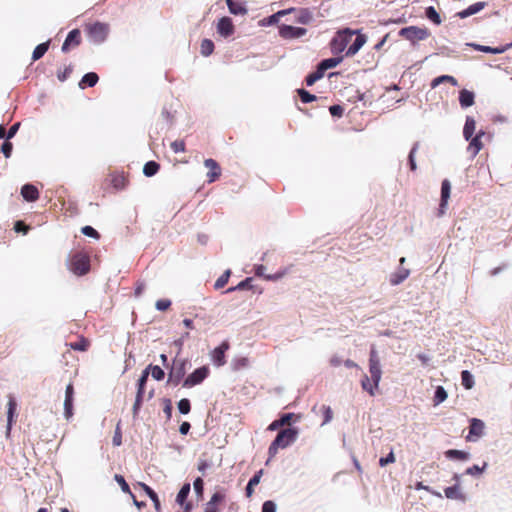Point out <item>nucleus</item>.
I'll list each match as a JSON object with an SVG mask.
<instances>
[{
  "mask_svg": "<svg viewBox=\"0 0 512 512\" xmlns=\"http://www.w3.org/2000/svg\"><path fill=\"white\" fill-rule=\"evenodd\" d=\"M112 442L114 446H120L122 444V433L119 424L116 426Z\"/></svg>",
  "mask_w": 512,
  "mask_h": 512,
  "instance_id": "obj_60",
  "label": "nucleus"
},
{
  "mask_svg": "<svg viewBox=\"0 0 512 512\" xmlns=\"http://www.w3.org/2000/svg\"><path fill=\"white\" fill-rule=\"evenodd\" d=\"M209 375V368L207 366H202L194 370L190 375H188L183 381V387L191 388L196 386L204 381Z\"/></svg>",
  "mask_w": 512,
  "mask_h": 512,
  "instance_id": "obj_8",
  "label": "nucleus"
},
{
  "mask_svg": "<svg viewBox=\"0 0 512 512\" xmlns=\"http://www.w3.org/2000/svg\"><path fill=\"white\" fill-rule=\"evenodd\" d=\"M204 165L208 169V182L213 183L218 180L221 176V167L219 164L214 159L209 158L204 161Z\"/></svg>",
  "mask_w": 512,
  "mask_h": 512,
  "instance_id": "obj_13",
  "label": "nucleus"
},
{
  "mask_svg": "<svg viewBox=\"0 0 512 512\" xmlns=\"http://www.w3.org/2000/svg\"><path fill=\"white\" fill-rule=\"evenodd\" d=\"M445 456L449 459H456V460H467L469 458V454L467 452L456 450V449H450L445 452Z\"/></svg>",
  "mask_w": 512,
  "mask_h": 512,
  "instance_id": "obj_34",
  "label": "nucleus"
},
{
  "mask_svg": "<svg viewBox=\"0 0 512 512\" xmlns=\"http://www.w3.org/2000/svg\"><path fill=\"white\" fill-rule=\"evenodd\" d=\"M72 70H73L72 66L69 65V66L65 67L63 71H58V73H57L58 80L61 82H64L70 76V74L72 73Z\"/></svg>",
  "mask_w": 512,
  "mask_h": 512,
  "instance_id": "obj_55",
  "label": "nucleus"
},
{
  "mask_svg": "<svg viewBox=\"0 0 512 512\" xmlns=\"http://www.w3.org/2000/svg\"><path fill=\"white\" fill-rule=\"evenodd\" d=\"M409 275H410V270L401 267V268L398 269V271H396V272L391 274L390 280H389L390 284L394 285V286L395 285H399L405 279H407Z\"/></svg>",
  "mask_w": 512,
  "mask_h": 512,
  "instance_id": "obj_21",
  "label": "nucleus"
},
{
  "mask_svg": "<svg viewBox=\"0 0 512 512\" xmlns=\"http://www.w3.org/2000/svg\"><path fill=\"white\" fill-rule=\"evenodd\" d=\"M475 129H476V121L474 120V118L468 116L466 118V122H465L464 129H463V135L466 140H469L470 138H472V136L475 132Z\"/></svg>",
  "mask_w": 512,
  "mask_h": 512,
  "instance_id": "obj_29",
  "label": "nucleus"
},
{
  "mask_svg": "<svg viewBox=\"0 0 512 512\" xmlns=\"http://www.w3.org/2000/svg\"><path fill=\"white\" fill-rule=\"evenodd\" d=\"M171 149L175 153L184 152L185 151V143L182 140L174 141L171 143Z\"/></svg>",
  "mask_w": 512,
  "mask_h": 512,
  "instance_id": "obj_61",
  "label": "nucleus"
},
{
  "mask_svg": "<svg viewBox=\"0 0 512 512\" xmlns=\"http://www.w3.org/2000/svg\"><path fill=\"white\" fill-rule=\"evenodd\" d=\"M21 195L26 201L34 202L39 198V191L36 186L25 184L21 188Z\"/></svg>",
  "mask_w": 512,
  "mask_h": 512,
  "instance_id": "obj_18",
  "label": "nucleus"
},
{
  "mask_svg": "<svg viewBox=\"0 0 512 512\" xmlns=\"http://www.w3.org/2000/svg\"><path fill=\"white\" fill-rule=\"evenodd\" d=\"M484 423L482 420L472 418L470 420L469 435L466 437L468 441H475L484 433Z\"/></svg>",
  "mask_w": 512,
  "mask_h": 512,
  "instance_id": "obj_11",
  "label": "nucleus"
},
{
  "mask_svg": "<svg viewBox=\"0 0 512 512\" xmlns=\"http://www.w3.org/2000/svg\"><path fill=\"white\" fill-rule=\"evenodd\" d=\"M171 301L169 299H159L155 303V307L159 311H166L170 308Z\"/></svg>",
  "mask_w": 512,
  "mask_h": 512,
  "instance_id": "obj_54",
  "label": "nucleus"
},
{
  "mask_svg": "<svg viewBox=\"0 0 512 512\" xmlns=\"http://www.w3.org/2000/svg\"><path fill=\"white\" fill-rule=\"evenodd\" d=\"M320 411L323 414L322 425H324V424L328 423L332 419L333 412H332V410H331V408L329 406H325V405H322L320 407Z\"/></svg>",
  "mask_w": 512,
  "mask_h": 512,
  "instance_id": "obj_52",
  "label": "nucleus"
},
{
  "mask_svg": "<svg viewBox=\"0 0 512 512\" xmlns=\"http://www.w3.org/2000/svg\"><path fill=\"white\" fill-rule=\"evenodd\" d=\"M461 382L465 389H472L474 386V379L472 374L468 370L461 372Z\"/></svg>",
  "mask_w": 512,
  "mask_h": 512,
  "instance_id": "obj_39",
  "label": "nucleus"
},
{
  "mask_svg": "<svg viewBox=\"0 0 512 512\" xmlns=\"http://www.w3.org/2000/svg\"><path fill=\"white\" fill-rule=\"evenodd\" d=\"M445 496L448 499H455V500H465L464 494L461 492L459 484H455L454 486L447 487L444 490Z\"/></svg>",
  "mask_w": 512,
  "mask_h": 512,
  "instance_id": "obj_26",
  "label": "nucleus"
},
{
  "mask_svg": "<svg viewBox=\"0 0 512 512\" xmlns=\"http://www.w3.org/2000/svg\"><path fill=\"white\" fill-rule=\"evenodd\" d=\"M234 25L229 17H222L217 24V32L223 37H229L234 33Z\"/></svg>",
  "mask_w": 512,
  "mask_h": 512,
  "instance_id": "obj_16",
  "label": "nucleus"
},
{
  "mask_svg": "<svg viewBox=\"0 0 512 512\" xmlns=\"http://www.w3.org/2000/svg\"><path fill=\"white\" fill-rule=\"evenodd\" d=\"M8 140L9 139H7L1 146V152L4 154L6 158H9L11 156L13 150V145Z\"/></svg>",
  "mask_w": 512,
  "mask_h": 512,
  "instance_id": "obj_57",
  "label": "nucleus"
},
{
  "mask_svg": "<svg viewBox=\"0 0 512 512\" xmlns=\"http://www.w3.org/2000/svg\"><path fill=\"white\" fill-rule=\"evenodd\" d=\"M214 51V43L210 39H204L201 42L200 52L203 56H210Z\"/></svg>",
  "mask_w": 512,
  "mask_h": 512,
  "instance_id": "obj_37",
  "label": "nucleus"
},
{
  "mask_svg": "<svg viewBox=\"0 0 512 512\" xmlns=\"http://www.w3.org/2000/svg\"><path fill=\"white\" fill-rule=\"evenodd\" d=\"M399 35L406 40L415 43L416 41L425 40L430 36L427 28H420L417 26L404 27L399 31Z\"/></svg>",
  "mask_w": 512,
  "mask_h": 512,
  "instance_id": "obj_6",
  "label": "nucleus"
},
{
  "mask_svg": "<svg viewBox=\"0 0 512 512\" xmlns=\"http://www.w3.org/2000/svg\"><path fill=\"white\" fill-rule=\"evenodd\" d=\"M485 133L483 131H479L476 136H472V138H470V143H469V146H468V150L471 152L472 156H476L480 150L483 148V144H482V141H481V137L484 135Z\"/></svg>",
  "mask_w": 512,
  "mask_h": 512,
  "instance_id": "obj_19",
  "label": "nucleus"
},
{
  "mask_svg": "<svg viewBox=\"0 0 512 512\" xmlns=\"http://www.w3.org/2000/svg\"><path fill=\"white\" fill-rule=\"evenodd\" d=\"M230 275H231V271L228 269L226 270L215 282L214 284V288L216 290L218 289H221L223 288L227 283H228V280L230 278Z\"/></svg>",
  "mask_w": 512,
  "mask_h": 512,
  "instance_id": "obj_43",
  "label": "nucleus"
},
{
  "mask_svg": "<svg viewBox=\"0 0 512 512\" xmlns=\"http://www.w3.org/2000/svg\"><path fill=\"white\" fill-rule=\"evenodd\" d=\"M307 33L305 28L294 27L291 25H281L279 27V35L284 39H295L304 36Z\"/></svg>",
  "mask_w": 512,
  "mask_h": 512,
  "instance_id": "obj_9",
  "label": "nucleus"
},
{
  "mask_svg": "<svg viewBox=\"0 0 512 512\" xmlns=\"http://www.w3.org/2000/svg\"><path fill=\"white\" fill-rule=\"evenodd\" d=\"M82 233L88 237H92L95 239H98L100 237V234L91 226H84L82 228Z\"/></svg>",
  "mask_w": 512,
  "mask_h": 512,
  "instance_id": "obj_58",
  "label": "nucleus"
},
{
  "mask_svg": "<svg viewBox=\"0 0 512 512\" xmlns=\"http://www.w3.org/2000/svg\"><path fill=\"white\" fill-rule=\"evenodd\" d=\"M356 38L354 39V54L366 43L367 37L359 31L354 30Z\"/></svg>",
  "mask_w": 512,
  "mask_h": 512,
  "instance_id": "obj_44",
  "label": "nucleus"
},
{
  "mask_svg": "<svg viewBox=\"0 0 512 512\" xmlns=\"http://www.w3.org/2000/svg\"><path fill=\"white\" fill-rule=\"evenodd\" d=\"M89 345H90L89 341L84 337H81L79 339V341H77V342H73V343L69 344L70 348L73 350H76V351H86L88 349Z\"/></svg>",
  "mask_w": 512,
  "mask_h": 512,
  "instance_id": "obj_41",
  "label": "nucleus"
},
{
  "mask_svg": "<svg viewBox=\"0 0 512 512\" xmlns=\"http://www.w3.org/2000/svg\"><path fill=\"white\" fill-rule=\"evenodd\" d=\"M297 94L299 95V97L303 103H310L317 99V97L315 95L309 93L305 89H298Z\"/></svg>",
  "mask_w": 512,
  "mask_h": 512,
  "instance_id": "obj_48",
  "label": "nucleus"
},
{
  "mask_svg": "<svg viewBox=\"0 0 512 512\" xmlns=\"http://www.w3.org/2000/svg\"><path fill=\"white\" fill-rule=\"evenodd\" d=\"M70 270L79 276L85 275L90 270V258L84 253H76L72 256Z\"/></svg>",
  "mask_w": 512,
  "mask_h": 512,
  "instance_id": "obj_5",
  "label": "nucleus"
},
{
  "mask_svg": "<svg viewBox=\"0 0 512 512\" xmlns=\"http://www.w3.org/2000/svg\"><path fill=\"white\" fill-rule=\"evenodd\" d=\"M80 44H81V32L79 29H73L68 33V35L61 47V50H62V52L67 53L71 48L78 47Z\"/></svg>",
  "mask_w": 512,
  "mask_h": 512,
  "instance_id": "obj_10",
  "label": "nucleus"
},
{
  "mask_svg": "<svg viewBox=\"0 0 512 512\" xmlns=\"http://www.w3.org/2000/svg\"><path fill=\"white\" fill-rule=\"evenodd\" d=\"M425 15L436 25H439L442 22L440 15L433 6H429L425 9Z\"/></svg>",
  "mask_w": 512,
  "mask_h": 512,
  "instance_id": "obj_38",
  "label": "nucleus"
},
{
  "mask_svg": "<svg viewBox=\"0 0 512 512\" xmlns=\"http://www.w3.org/2000/svg\"><path fill=\"white\" fill-rule=\"evenodd\" d=\"M111 184L116 190L124 189L128 184V179L123 173L111 174Z\"/></svg>",
  "mask_w": 512,
  "mask_h": 512,
  "instance_id": "obj_25",
  "label": "nucleus"
},
{
  "mask_svg": "<svg viewBox=\"0 0 512 512\" xmlns=\"http://www.w3.org/2000/svg\"><path fill=\"white\" fill-rule=\"evenodd\" d=\"M73 397H74V387H73L72 383H69L66 386L65 400H64V415L67 420L73 416Z\"/></svg>",
  "mask_w": 512,
  "mask_h": 512,
  "instance_id": "obj_14",
  "label": "nucleus"
},
{
  "mask_svg": "<svg viewBox=\"0 0 512 512\" xmlns=\"http://www.w3.org/2000/svg\"><path fill=\"white\" fill-rule=\"evenodd\" d=\"M163 403H164V407H163V412L166 416V419L167 420H170L171 417H172V403H171V400L170 399H164L163 400Z\"/></svg>",
  "mask_w": 512,
  "mask_h": 512,
  "instance_id": "obj_56",
  "label": "nucleus"
},
{
  "mask_svg": "<svg viewBox=\"0 0 512 512\" xmlns=\"http://www.w3.org/2000/svg\"><path fill=\"white\" fill-rule=\"evenodd\" d=\"M160 169V165L155 161H149L144 165L143 173L147 177L154 176Z\"/></svg>",
  "mask_w": 512,
  "mask_h": 512,
  "instance_id": "obj_36",
  "label": "nucleus"
},
{
  "mask_svg": "<svg viewBox=\"0 0 512 512\" xmlns=\"http://www.w3.org/2000/svg\"><path fill=\"white\" fill-rule=\"evenodd\" d=\"M369 373L370 376L365 375L361 380V386L363 390L369 393V395L374 396L382 375L380 361L375 350L370 352Z\"/></svg>",
  "mask_w": 512,
  "mask_h": 512,
  "instance_id": "obj_1",
  "label": "nucleus"
},
{
  "mask_svg": "<svg viewBox=\"0 0 512 512\" xmlns=\"http://www.w3.org/2000/svg\"><path fill=\"white\" fill-rule=\"evenodd\" d=\"M419 148V144L415 143L409 153L408 160H409V166L412 171H415L417 169L416 161H415V154Z\"/></svg>",
  "mask_w": 512,
  "mask_h": 512,
  "instance_id": "obj_51",
  "label": "nucleus"
},
{
  "mask_svg": "<svg viewBox=\"0 0 512 512\" xmlns=\"http://www.w3.org/2000/svg\"><path fill=\"white\" fill-rule=\"evenodd\" d=\"M230 13L234 15H243L247 12L246 8L239 2L233 0H226Z\"/></svg>",
  "mask_w": 512,
  "mask_h": 512,
  "instance_id": "obj_31",
  "label": "nucleus"
},
{
  "mask_svg": "<svg viewBox=\"0 0 512 512\" xmlns=\"http://www.w3.org/2000/svg\"><path fill=\"white\" fill-rule=\"evenodd\" d=\"M351 36L352 30L350 28H346L343 31H339L330 42L331 51L334 54H339L343 52Z\"/></svg>",
  "mask_w": 512,
  "mask_h": 512,
  "instance_id": "obj_7",
  "label": "nucleus"
},
{
  "mask_svg": "<svg viewBox=\"0 0 512 512\" xmlns=\"http://www.w3.org/2000/svg\"><path fill=\"white\" fill-rule=\"evenodd\" d=\"M342 59V56L324 59L318 64L317 68L324 75L328 69L336 67Z\"/></svg>",
  "mask_w": 512,
  "mask_h": 512,
  "instance_id": "obj_20",
  "label": "nucleus"
},
{
  "mask_svg": "<svg viewBox=\"0 0 512 512\" xmlns=\"http://www.w3.org/2000/svg\"><path fill=\"white\" fill-rule=\"evenodd\" d=\"M475 48L478 51L485 52V53H492V54H500L503 53L506 48L505 47H490V46H483V45H475Z\"/></svg>",
  "mask_w": 512,
  "mask_h": 512,
  "instance_id": "obj_45",
  "label": "nucleus"
},
{
  "mask_svg": "<svg viewBox=\"0 0 512 512\" xmlns=\"http://www.w3.org/2000/svg\"><path fill=\"white\" fill-rule=\"evenodd\" d=\"M146 369L148 371L151 370V375L155 380L160 381L164 379L165 373L161 367L149 365Z\"/></svg>",
  "mask_w": 512,
  "mask_h": 512,
  "instance_id": "obj_47",
  "label": "nucleus"
},
{
  "mask_svg": "<svg viewBox=\"0 0 512 512\" xmlns=\"http://www.w3.org/2000/svg\"><path fill=\"white\" fill-rule=\"evenodd\" d=\"M189 493H190V484L186 483L181 487L180 491L177 494V498H176L177 503L180 505H183L185 500L187 499Z\"/></svg>",
  "mask_w": 512,
  "mask_h": 512,
  "instance_id": "obj_40",
  "label": "nucleus"
},
{
  "mask_svg": "<svg viewBox=\"0 0 512 512\" xmlns=\"http://www.w3.org/2000/svg\"><path fill=\"white\" fill-rule=\"evenodd\" d=\"M8 411H7V430L8 432L11 430V426H12V423H13V419H14V415L16 413V409H17V402L16 400L10 396L9 397V400H8Z\"/></svg>",
  "mask_w": 512,
  "mask_h": 512,
  "instance_id": "obj_27",
  "label": "nucleus"
},
{
  "mask_svg": "<svg viewBox=\"0 0 512 512\" xmlns=\"http://www.w3.org/2000/svg\"><path fill=\"white\" fill-rule=\"evenodd\" d=\"M393 462H395V456H394L393 452H390L386 457H382L379 460V464L382 467H384L390 463H393Z\"/></svg>",
  "mask_w": 512,
  "mask_h": 512,
  "instance_id": "obj_63",
  "label": "nucleus"
},
{
  "mask_svg": "<svg viewBox=\"0 0 512 512\" xmlns=\"http://www.w3.org/2000/svg\"><path fill=\"white\" fill-rule=\"evenodd\" d=\"M229 349L228 342H223L220 346L216 347L212 352V359L215 365L223 366L226 363L225 352Z\"/></svg>",
  "mask_w": 512,
  "mask_h": 512,
  "instance_id": "obj_17",
  "label": "nucleus"
},
{
  "mask_svg": "<svg viewBox=\"0 0 512 512\" xmlns=\"http://www.w3.org/2000/svg\"><path fill=\"white\" fill-rule=\"evenodd\" d=\"M140 486L143 488V490L146 492V494L149 496V498L153 501L155 509L157 511H159L160 501H159V498H158L156 492L144 483H140Z\"/></svg>",
  "mask_w": 512,
  "mask_h": 512,
  "instance_id": "obj_35",
  "label": "nucleus"
},
{
  "mask_svg": "<svg viewBox=\"0 0 512 512\" xmlns=\"http://www.w3.org/2000/svg\"><path fill=\"white\" fill-rule=\"evenodd\" d=\"M147 380H148V369H145V370H143V372L138 380V383H137L136 397L140 396L141 398H143Z\"/></svg>",
  "mask_w": 512,
  "mask_h": 512,
  "instance_id": "obj_32",
  "label": "nucleus"
},
{
  "mask_svg": "<svg viewBox=\"0 0 512 512\" xmlns=\"http://www.w3.org/2000/svg\"><path fill=\"white\" fill-rule=\"evenodd\" d=\"M193 487H194V490L197 493V495L201 497L203 495V487H204V482H203L202 478H200V477L196 478L194 480Z\"/></svg>",
  "mask_w": 512,
  "mask_h": 512,
  "instance_id": "obj_59",
  "label": "nucleus"
},
{
  "mask_svg": "<svg viewBox=\"0 0 512 512\" xmlns=\"http://www.w3.org/2000/svg\"><path fill=\"white\" fill-rule=\"evenodd\" d=\"M85 31L88 34L89 39L94 43H102L109 32V27L105 23L94 22L85 25Z\"/></svg>",
  "mask_w": 512,
  "mask_h": 512,
  "instance_id": "obj_3",
  "label": "nucleus"
},
{
  "mask_svg": "<svg viewBox=\"0 0 512 512\" xmlns=\"http://www.w3.org/2000/svg\"><path fill=\"white\" fill-rule=\"evenodd\" d=\"M99 80V77L94 72L86 73L79 82V87L85 89L86 87H94Z\"/></svg>",
  "mask_w": 512,
  "mask_h": 512,
  "instance_id": "obj_24",
  "label": "nucleus"
},
{
  "mask_svg": "<svg viewBox=\"0 0 512 512\" xmlns=\"http://www.w3.org/2000/svg\"><path fill=\"white\" fill-rule=\"evenodd\" d=\"M447 396L448 395H447V392L444 389V387L438 386L436 388L434 399H433L434 405H438V404L444 402L447 399Z\"/></svg>",
  "mask_w": 512,
  "mask_h": 512,
  "instance_id": "obj_42",
  "label": "nucleus"
},
{
  "mask_svg": "<svg viewBox=\"0 0 512 512\" xmlns=\"http://www.w3.org/2000/svg\"><path fill=\"white\" fill-rule=\"evenodd\" d=\"M178 409L181 414H188L191 410L190 401L186 398L181 399L178 402Z\"/></svg>",
  "mask_w": 512,
  "mask_h": 512,
  "instance_id": "obj_53",
  "label": "nucleus"
},
{
  "mask_svg": "<svg viewBox=\"0 0 512 512\" xmlns=\"http://www.w3.org/2000/svg\"><path fill=\"white\" fill-rule=\"evenodd\" d=\"M114 479L120 485V487H121V489H122V491L124 493L132 495L130 487H129L128 483L126 482L125 478L122 475L115 474Z\"/></svg>",
  "mask_w": 512,
  "mask_h": 512,
  "instance_id": "obj_49",
  "label": "nucleus"
},
{
  "mask_svg": "<svg viewBox=\"0 0 512 512\" xmlns=\"http://www.w3.org/2000/svg\"><path fill=\"white\" fill-rule=\"evenodd\" d=\"M445 82L450 83L452 86L458 85L457 79L454 78L453 76L441 75L432 80L431 87L435 88V87L439 86L441 83H445Z\"/></svg>",
  "mask_w": 512,
  "mask_h": 512,
  "instance_id": "obj_30",
  "label": "nucleus"
},
{
  "mask_svg": "<svg viewBox=\"0 0 512 512\" xmlns=\"http://www.w3.org/2000/svg\"><path fill=\"white\" fill-rule=\"evenodd\" d=\"M322 77H323V74L317 68L315 72L310 73L305 78L306 85L312 86L316 81L320 80Z\"/></svg>",
  "mask_w": 512,
  "mask_h": 512,
  "instance_id": "obj_50",
  "label": "nucleus"
},
{
  "mask_svg": "<svg viewBox=\"0 0 512 512\" xmlns=\"http://www.w3.org/2000/svg\"><path fill=\"white\" fill-rule=\"evenodd\" d=\"M459 102L461 107L467 108L474 104V93L463 89L459 93Z\"/></svg>",
  "mask_w": 512,
  "mask_h": 512,
  "instance_id": "obj_28",
  "label": "nucleus"
},
{
  "mask_svg": "<svg viewBox=\"0 0 512 512\" xmlns=\"http://www.w3.org/2000/svg\"><path fill=\"white\" fill-rule=\"evenodd\" d=\"M451 184L449 180L444 179L441 184V200L439 205L438 216H442L447 208L448 200L450 198Z\"/></svg>",
  "mask_w": 512,
  "mask_h": 512,
  "instance_id": "obj_12",
  "label": "nucleus"
},
{
  "mask_svg": "<svg viewBox=\"0 0 512 512\" xmlns=\"http://www.w3.org/2000/svg\"><path fill=\"white\" fill-rule=\"evenodd\" d=\"M187 364L186 359L175 358L168 374V383L174 386L179 385L186 374Z\"/></svg>",
  "mask_w": 512,
  "mask_h": 512,
  "instance_id": "obj_4",
  "label": "nucleus"
},
{
  "mask_svg": "<svg viewBox=\"0 0 512 512\" xmlns=\"http://www.w3.org/2000/svg\"><path fill=\"white\" fill-rule=\"evenodd\" d=\"M262 512H276V505L273 501H265L262 506Z\"/></svg>",
  "mask_w": 512,
  "mask_h": 512,
  "instance_id": "obj_64",
  "label": "nucleus"
},
{
  "mask_svg": "<svg viewBox=\"0 0 512 512\" xmlns=\"http://www.w3.org/2000/svg\"><path fill=\"white\" fill-rule=\"evenodd\" d=\"M49 44H50V42L47 41V42L37 45L32 53V60L37 61L41 57H43L49 48Z\"/></svg>",
  "mask_w": 512,
  "mask_h": 512,
  "instance_id": "obj_33",
  "label": "nucleus"
},
{
  "mask_svg": "<svg viewBox=\"0 0 512 512\" xmlns=\"http://www.w3.org/2000/svg\"><path fill=\"white\" fill-rule=\"evenodd\" d=\"M251 281H252V278L248 277V278L244 279L243 281H241L238 285L228 288L226 290V293H230V292L236 291V290L250 289L252 287Z\"/></svg>",
  "mask_w": 512,
  "mask_h": 512,
  "instance_id": "obj_46",
  "label": "nucleus"
},
{
  "mask_svg": "<svg viewBox=\"0 0 512 512\" xmlns=\"http://www.w3.org/2000/svg\"><path fill=\"white\" fill-rule=\"evenodd\" d=\"M329 111L334 117H341L344 112V108L341 105H332L329 108Z\"/></svg>",
  "mask_w": 512,
  "mask_h": 512,
  "instance_id": "obj_62",
  "label": "nucleus"
},
{
  "mask_svg": "<svg viewBox=\"0 0 512 512\" xmlns=\"http://www.w3.org/2000/svg\"><path fill=\"white\" fill-rule=\"evenodd\" d=\"M293 12L296 13L295 21L297 23L306 25V24H309L313 20L312 13L306 8H302L299 10L294 9Z\"/></svg>",
  "mask_w": 512,
  "mask_h": 512,
  "instance_id": "obj_22",
  "label": "nucleus"
},
{
  "mask_svg": "<svg viewBox=\"0 0 512 512\" xmlns=\"http://www.w3.org/2000/svg\"><path fill=\"white\" fill-rule=\"evenodd\" d=\"M297 435L298 430L296 428L289 427L280 430L268 448V459L266 464H268L269 461L277 455L279 449H285L294 443Z\"/></svg>",
  "mask_w": 512,
  "mask_h": 512,
  "instance_id": "obj_2",
  "label": "nucleus"
},
{
  "mask_svg": "<svg viewBox=\"0 0 512 512\" xmlns=\"http://www.w3.org/2000/svg\"><path fill=\"white\" fill-rule=\"evenodd\" d=\"M225 493L215 492L204 507V512H219V505L225 501Z\"/></svg>",
  "mask_w": 512,
  "mask_h": 512,
  "instance_id": "obj_15",
  "label": "nucleus"
},
{
  "mask_svg": "<svg viewBox=\"0 0 512 512\" xmlns=\"http://www.w3.org/2000/svg\"><path fill=\"white\" fill-rule=\"evenodd\" d=\"M485 5H486L485 2L474 3V4L470 5L467 9L458 12L457 16L463 19L468 16L474 15V14L480 12L485 7Z\"/></svg>",
  "mask_w": 512,
  "mask_h": 512,
  "instance_id": "obj_23",
  "label": "nucleus"
}]
</instances>
